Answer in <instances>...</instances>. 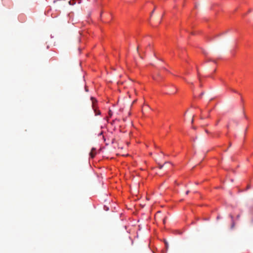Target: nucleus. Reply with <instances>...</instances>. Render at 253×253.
<instances>
[{
	"label": "nucleus",
	"mask_w": 253,
	"mask_h": 253,
	"mask_svg": "<svg viewBox=\"0 0 253 253\" xmlns=\"http://www.w3.org/2000/svg\"><path fill=\"white\" fill-rule=\"evenodd\" d=\"M203 94H204V93H202L200 94V97H201L202 95H203Z\"/></svg>",
	"instance_id": "9d476101"
},
{
	"label": "nucleus",
	"mask_w": 253,
	"mask_h": 253,
	"mask_svg": "<svg viewBox=\"0 0 253 253\" xmlns=\"http://www.w3.org/2000/svg\"><path fill=\"white\" fill-rule=\"evenodd\" d=\"M161 20H160L159 21V22H158V23H159V24H160V23H161Z\"/></svg>",
	"instance_id": "4468645a"
},
{
	"label": "nucleus",
	"mask_w": 253,
	"mask_h": 253,
	"mask_svg": "<svg viewBox=\"0 0 253 253\" xmlns=\"http://www.w3.org/2000/svg\"><path fill=\"white\" fill-rule=\"evenodd\" d=\"M164 243H165V247H166V249L167 250L169 247V243L166 240L164 241Z\"/></svg>",
	"instance_id": "39448f33"
},
{
	"label": "nucleus",
	"mask_w": 253,
	"mask_h": 253,
	"mask_svg": "<svg viewBox=\"0 0 253 253\" xmlns=\"http://www.w3.org/2000/svg\"><path fill=\"white\" fill-rule=\"evenodd\" d=\"M230 217H231V218L232 219V221L231 228V229H233L234 227V226H235V222L233 221V215H230Z\"/></svg>",
	"instance_id": "20e7f679"
},
{
	"label": "nucleus",
	"mask_w": 253,
	"mask_h": 253,
	"mask_svg": "<svg viewBox=\"0 0 253 253\" xmlns=\"http://www.w3.org/2000/svg\"><path fill=\"white\" fill-rule=\"evenodd\" d=\"M77 1H78L79 3H80V1H79V0H70L69 1V3L70 5H74V4H76V3L77 2Z\"/></svg>",
	"instance_id": "7ed1b4c3"
},
{
	"label": "nucleus",
	"mask_w": 253,
	"mask_h": 253,
	"mask_svg": "<svg viewBox=\"0 0 253 253\" xmlns=\"http://www.w3.org/2000/svg\"><path fill=\"white\" fill-rule=\"evenodd\" d=\"M193 122H194V119H192V123H193Z\"/></svg>",
	"instance_id": "ddd939ff"
},
{
	"label": "nucleus",
	"mask_w": 253,
	"mask_h": 253,
	"mask_svg": "<svg viewBox=\"0 0 253 253\" xmlns=\"http://www.w3.org/2000/svg\"><path fill=\"white\" fill-rule=\"evenodd\" d=\"M156 8V6H155V7H154V9L153 10V11L151 12V14H150V17H152V16L153 14V13H154V11H155V10Z\"/></svg>",
	"instance_id": "423d86ee"
},
{
	"label": "nucleus",
	"mask_w": 253,
	"mask_h": 253,
	"mask_svg": "<svg viewBox=\"0 0 253 253\" xmlns=\"http://www.w3.org/2000/svg\"><path fill=\"white\" fill-rule=\"evenodd\" d=\"M188 193H189V191H187L186 192V194H188Z\"/></svg>",
	"instance_id": "f8f14e48"
},
{
	"label": "nucleus",
	"mask_w": 253,
	"mask_h": 253,
	"mask_svg": "<svg viewBox=\"0 0 253 253\" xmlns=\"http://www.w3.org/2000/svg\"><path fill=\"white\" fill-rule=\"evenodd\" d=\"M138 48H139V47L138 46V47H137V52H138Z\"/></svg>",
	"instance_id": "1a4fd4ad"
},
{
	"label": "nucleus",
	"mask_w": 253,
	"mask_h": 253,
	"mask_svg": "<svg viewBox=\"0 0 253 253\" xmlns=\"http://www.w3.org/2000/svg\"><path fill=\"white\" fill-rule=\"evenodd\" d=\"M85 90H86V91H88L87 89H86V88H85Z\"/></svg>",
	"instance_id": "dca6fc26"
},
{
	"label": "nucleus",
	"mask_w": 253,
	"mask_h": 253,
	"mask_svg": "<svg viewBox=\"0 0 253 253\" xmlns=\"http://www.w3.org/2000/svg\"><path fill=\"white\" fill-rule=\"evenodd\" d=\"M243 113H244L245 117H246V116L245 115V112H243Z\"/></svg>",
	"instance_id": "9b49d317"
},
{
	"label": "nucleus",
	"mask_w": 253,
	"mask_h": 253,
	"mask_svg": "<svg viewBox=\"0 0 253 253\" xmlns=\"http://www.w3.org/2000/svg\"><path fill=\"white\" fill-rule=\"evenodd\" d=\"M240 214H238V215L237 216V219H239V218H240Z\"/></svg>",
	"instance_id": "6e6552de"
},
{
	"label": "nucleus",
	"mask_w": 253,
	"mask_h": 253,
	"mask_svg": "<svg viewBox=\"0 0 253 253\" xmlns=\"http://www.w3.org/2000/svg\"><path fill=\"white\" fill-rule=\"evenodd\" d=\"M95 151V149L92 148L91 149V152H90V156H91V157L92 158H94V157L95 156V155L96 154Z\"/></svg>",
	"instance_id": "f03ea898"
},
{
	"label": "nucleus",
	"mask_w": 253,
	"mask_h": 253,
	"mask_svg": "<svg viewBox=\"0 0 253 253\" xmlns=\"http://www.w3.org/2000/svg\"><path fill=\"white\" fill-rule=\"evenodd\" d=\"M109 115L110 117H111V116L112 115V112L111 110L109 111Z\"/></svg>",
	"instance_id": "0eeeda50"
},
{
	"label": "nucleus",
	"mask_w": 253,
	"mask_h": 253,
	"mask_svg": "<svg viewBox=\"0 0 253 253\" xmlns=\"http://www.w3.org/2000/svg\"><path fill=\"white\" fill-rule=\"evenodd\" d=\"M91 100L92 101V107L93 109L94 110V112L95 114V115H98L100 114V112L99 110H97V108L95 107V103L96 102V100L93 97H91Z\"/></svg>",
	"instance_id": "f257e3e1"
},
{
	"label": "nucleus",
	"mask_w": 253,
	"mask_h": 253,
	"mask_svg": "<svg viewBox=\"0 0 253 253\" xmlns=\"http://www.w3.org/2000/svg\"><path fill=\"white\" fill-rule=\"evenodd\" d=\"M217 219H219V216H218L217 217Z\"/></svg>",
	"instance_id": "2eb2a0df"
}]
</instances>
